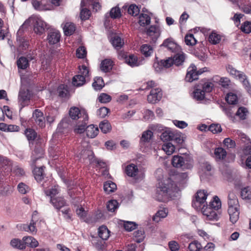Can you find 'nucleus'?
<instances>
[{
	"label": "nucleus",
	"mask_w": 251,
	"mask_h": 251,
	"mask_svg": "<svg viewBox=\"0 0 251 251\" xmlns=\"http://www.w3.org/2000/svg\"><path fill=\"white\" fill-rule=\"evenodd\" d=\"M57 92L59 96L62 98L66 97L68 93V91L64 85H60L58 88Z\"/></svg>",
	"instance_id": "nucleus-62"
},
{
	"label": "nucleus",
	"mask_w": 251,
	"mask_h": 251,
	"mask_svg": "<svg viewBox=\"0 0 251 251\" xmlns=\"http://www.w3.org/2000/svg\"><path fill=\"white\" fill-rule=\"evenodd\" d=\"M205 207V205H204L201 208L203 214L206 216L209 220H217L219 218L217 210Z\"/></svg>",
	"instance_id": "nucleus-9"
},
{
	"label": "nucleus",
	"mask_w": 251,
	"mask_h": 251,
	"mask_svg": "<svg viewBox=\"0 0 251 251\" xmlns=\"http://www.w3.org/2000/svg\"><path fill=\"white\" fill-rule=\"evenodd\" d=\"M226 100L228 104L234 105L237 102V97L235 94L229 93L227 94Z\"/></svg>",
	"instance_id": "nucleus-52"
},
{
	"label": "nucleus",
	"mask_w": 251,
	"mask_h": 251,
	"mask_svg": "<svg viewBox=\"0 0 251 251\" xmlns=\"http://www.w3.org/2000/svg\"><path fill=\"white\" fill-rule=\"evenodd\" d=\"M81 6V9L80 13V17L82 20H86L89 19L91 13L89 9L86 8H83Z\"/></svg>",
	"instance_id": "nucleus-56"
},
{
	"label": "nucleus",
	"mask_w": 251,
	"mask_h": 251,
	"mask_svg": "<svg viewBox=\"0 0 251 251\" xmlns=\"http://www.w3.org/2000/svg\"><path fill=\"white\" fill-rule=\"evenodd\" d=\"M174 132L170 130H165L160 135L161 140L163 142L172 141Z\"/></svg>",
	"instance_id": "nucleus-36"
},
{
	"label": "nucleus",
	"mask_w": 251,
	"mask_h": 251,
	"mask_svg": "<svg viewBox=\"0 0 251 251\" xmlns=\"http://www.w3.org/2000/svg\"><path fill=\"white\" fill-rule=\"evenodd\" d=\"M205 93L203 89L197 88L194 92V97L198 100H202L205 97Z\"/></svg>",
	"instance_id": "nucleus-53"
},
{
	"label": "nucleus",
	"mask_w": 251,
	"mask_h": 251,
	"mask_svg": "<svg viewBox=\"0 0 251 251\" xmlns=\"http://www.w3.org/2000/svg\"><path fill=\"white\" fill-rule=\"evenodd\" d=\"M126 62L132 67L139 65L137 58L132 54L130 55L128 57L126 58Z\"/></svg>",
	"instance_id": "nucleus-42"
},
{
	"label": "nucleus",
	"mask_w": 251,
	"mask_h": 251,
	"mask_svg": "<svg viewBox=\"0 0 251 251\" xmlns=\"http://www.w3.org/2000/svg\"><path fill=\"white\" fill-rule=\"evenodd\" d=\"M240 196L243 200H251V187L247 186L241 189Z\"/></svg>",
	"instance_id": "nucleus-22"
},
{
	"label": "nucleus",
	"mask_w": 251,
	"mask_h": 251,
	"mask_svg": "<svg viewBox=\"0 0 251 251\" xmlns=\"http://www.w3.org/2000/svg\"><path fill=\"white\" fill-rule=\"evenodd\" d=\"M152 136L153 132L151 131L150 130L145 131L142 133L140 141L142 142H149Z\"/></svg>",
	"instance_id": "nucleus-46"
},
{
	"label": "nucleus",
	"mask_w": 251,
	"mask_h": 251,
	"mask_svg": "<svg viewBox=\"0 0 251 251\" xmlns=\"http://www.w3.org/2000/svg\"><path fill=\"white\" fill-rule=\"evenodd\" d=\"M241 30L245 33L251 32V22L249 21L245 22L241 26Z\"/></svg>",
	"instance_id": "nucleus-58"
},
{
	"label": "nucleus",
	"mask_w": 251,
	"mask_h": 251,
	"mask_svg": "<svg viewBox=\"0 0 251 251\" xmlns=\"http://www.w3.org/2000/svg\"><path fill=\"white\" fill-rule=\"evenodd\" d=\"M139 24L141 26H145L151 23L150 17L146 14H141L139 17Z\"/></svg>",
	"instance_id": "nucleus-34"
},
{
	"label": "nucleus",
	"mask_w": 251,
	"mask_h": 251,
	"mask_svg": "<svg viewBox=\"0 0 251 251\" xmlns=\"http://www.w3.org/2000/svg\"><path fill=\"white\" fill-rule=\"evenodd\" d=\"M226 70L231 75L238 79L243 78L242 77L245 76V74L243 72L237 70L230 65L226 66Z\"/></svg>",
	"instance_id": "nucleus-16"
},
{
	"label": "nucleus",
	"mask_w": 251,
	"mask_h": 251,
	"mask_svg": "<svg viewBox=\"0 0 251 251\" xmlns=\"http://www.w3.org/2000/svg\"><path fill=\"white\" fill-rule=\"evenodd\" d=\"M205 207H209L215 210H218L221 207V202L219 198L215 196L213 198V201L209 202V204L205 205Z\"/></svg>",
	"instance_id": "nucleus-31"
},
{
	"label": "nucleus",
	"mask_w": 251,
	"mask_h": 251,
	"mask_svg": "<svg viewBox=\"0 0 251 251\" xmlns=\"http://www.w3.org/2000/svg\"><path fill=\"white\" fill-rule=\"evenodd\" d=\"M248 113V111L246 108L244 107H240L236 112V115L238 116L240 119L245 120L246 119Z\"/></svg>",
	"instance_id": "nucleus-47"
},
{
	"label": "nucleus",
	"mask_w": 251,
	"mask_h": 251,
	"mask_svg": "<svg viewBox=\"0 0 251 251\" xmlns=\"http://www.w3.org/2000/svg\"><path fill=\"white\" fill-rule=\"evenodd\" d=\"M221 39V36L214 32H212L209 36V42L214 45L219 43Z\"/></svg>",
	"instance_id": "nucleus-48"
},
{
	"label": "nucleus",
	"mask_w": 251,
	"mask_h": 251,
	"mask_svg": "<svg viewBox=\"0 0 251 251\" xmlns=\"http://www.w3.org/2000/svg\"><path fill=\"white\" fill-rule=\"evenodd\" d=\"M10 245L14 248L23 250L25 249V246L24 245L22 240L17 238H14L10 241Z\"/></svg>",
	"instance_id": "nucleus-33"
},
{
	"label": "nucleus",
	"mask_w": 251,
	"mask_h": 251,
	"mask_svg": "<svg viewBox=\"0 0 251 251\" xmlns=\"http://www.w3.org/2000/svg\"><path fill=\"white\" fill-rule=\"evenodd\" d=\"M185 42L187 45L193 46L196 44L197 40L193 34H190L185 36Z\"/></svg>",
	"instance_id": "nucleus-51"
},
{
	"label": "nucleus",
	"mask_w": 251,
	"mask_h": 251,
	"mask_svg": "<svg viewBox=\"0 0 251 251\" xmlns=\"http://www.w3.org/2000/svg\"><path fill=\"white\" fill-rule=\"evenodd\" d=\"M109 230L106 226H102L99 228V236L103 240H106L109 237Z\"/></svg>",
	"instance_id": "nucleus-25"
},
{
	"label": "nucleus",
	"mask_w": 251,
	"mask_h": 251,
	"mask_svg": "<svg viewBox=\"0 0 251 251\" xmlns=\"http://www.w3.org/2000/svg\"><path fill=\"white\" fill-rule=\"evenodd\" d=\"M161 46L166 48L168 50L175 53L172 57L174 64L177 66L182 65L185 59V54L181 50L180 47L170 39H167L163 42Z\"/></svg>",
	"instance_id": "nucleus-1"
},
{
	"label": "nucleus",
	"mask_w": 251,
	"mask_h": 251,
	"mask_svg": "<svg viewBox=\"0 0 251 251\" xmlns=\"http://www.w3.org/2000/svg\"><path fill=\"white\" fill-rule=\"evenodd\" d=\"M70 121L69 118L63 119L58 125L57 129L59 132H63V128H68L69 122Z\"/></svg>",
	"instance_id": "nucleus-59"
},
{
	"label": "nucleus",
	"mask_w": 251,
	"mask_h": 251,
	"mask_svg": "<svg viewBox=\"0 0 251 251\" xmlns=\"http://www.w3.org/2000/svg\"><path fill=\"white\" fill-rule=\"evenodd\" d=\"M69 116L73 120L85 119L88 120V115L86 111L84 109H79L77 107H72L69 110Z\"/></svg>",
	"instance_id": "nucleus-5"
},
{
	"label": "nucleus",
	"mask_w": 251,
	"mask_h": 251,
	"mask_svg": "<svg viewBox=\"0 0 251 251\" xmlns=\"http://www.w3.org/2000/svg\"><path fill=\"white\" fill-rule=\"evenodd\" d=\"M99 129L97 126L91 125L86 127V135L91 138H95L99 133Z\"/></svg>",
	"instance_id": "nucleus-20"
},
{
	"label": "nucleus",
	"mask_w": 251,
	"mask_h": 251,
	"mask_svg": "<svg viewBox=\"0 0 251 251\" xmlns=\"http://www.w3.org/2000/svg\"><path fill=\"white\" fill-rule=\"evenodd\" d=\"M110 16L113 19H116L121 16V10L116 6L112 8L110 11Z\"/></svg>",
	"instance_id": "nucleus-54"
},
{
	"label": "nucleus",
	"mask_w": 251,
	"mask_h": 251,
	"mask_svg": "<svg viewBox=\"0 0 251 251\" xmlns=\"http://www.w3.org/2000/svg\"><path fill=\"white\" fill-rule=\"evenodd\" d=\"M43 151L41 148L36 147L34 150V153H33V156L35 155L36 157H32L33 164L35 163V161L39 158L42 157L43 155Z\"/></svg>",
	"instance_id": "nucleus-57"
},
{
	"label": "nucleus",
	"mask_w": 251,
	"mask_h": 251,
	"mask_svg": "<svg viewBox=\"0 0 251 251\" xmlns=\"http://www.w3.org/2000/svg\"><path fill=\"white\" fill-rule=\"evenodd\" d=\"M45 168V167L43 166L41 167H35L34 169L33 173L34 177L37 181H40L43 179L44 176V169Z\"/></svg>",
	"instance_id": "nucleus-23"
},
{
	"label": "nucleus",
	"mask_w": 251,
	"mask_h": 251,
	"mask_svg": "<svg viewBox=\"0 0 251 251\" xmlns=\"http://www.w3.org/2000/svg\"><path fill=\"white\" fill-rule=\"evenodd\" d=\"M99 127L104 133L109 132L111 129L110 124L107 121L101 122L99 125Z\"/></svg>",
	"instance_id": "nucleus-40"
},
{
	"label": "nucleus",
	"mask_w": 251,
	"mask_h": 251,
	"mask_svg": "<svg viewBox=\"0 0 251 251\" xmlns=\"http://www.w3.org/2000/svg\"><path fill=\"white\" fill-rule=\"evenodd\" d=\"M172 141H174L180 148L182 146L184 139L183 135L181 133L174 132Z\"/></svg>",
	"instance_id": "nucleus-29"
},
{
	"label": "nucleus",
	"mask_w": 251,
	"mask_h": 251,
	"mask_svg": "<svg viewBox=\"0 0 251 251\" xmlns=\"http://www.w3.org/2000/svg\"><path fill=\"white\" fill-rule=\"evenodd\" d=\"M33 24V30L37 34L42 35L46 29H48L47 24L40 17H35L32 19Z\"/></svg>",
	"instance_id": "nucleus-6"
},
{
	"label": "nucleus",
	"mask_w": 251,
	"mask_h": 251,
	"mask_svg": "<svg viewBox=\"0 0 251 251\" xmlns=\"http://www.w3.org/2000/svg\"><path fill=\"white\" fill-rule=\"evenodd\" d=\"M60 32L58 30L52 29L49 32L47 40L50 45H54L60 41Z\"/></svg>",
	"instance_id": "nucleus-12"
},
{
	"label": "nucleus",
	"mask_w": 251,
	"mask_h": 251,
	"mask_svg": "<svg viewBox=\"0 0 251 251\" xmlns=\"http://www.w3.org/2000/svg\"><path fill=\"white\" fill-rule=\"evenodd\" d=\"M0 166L1 167L5 168L4 170L6 172H10L12 170V163L11 161L6 157H0Z\"/></svg>",
	"instance_id": "nucleus-26"
},
{
	"label": "nucleus",
	"mask_w": 251,
	"mask_h": 251,
	"mask_svg": "<svg viewBox=\"0 0 251 251\" xmlns=\"http://www.w3.org/2000/svg\"><path fill=\"white\" fill-rule=\"evenodd\" d=\"M92 86L95 90H100L104 86L103 80L101 77H96L94 79V82Z\"/></svg>",
	"instance_id": "nucleus-35"
},
{
	"label": "nucleus",
	"mask_w": 251,
	"mask_h": 251,
	"mask_svg": "<svg viewBox=\"0 0 251 251\" xmlns=\"http://www.w3.org/2000/svg\"><path fill=\"white\" fill-rule=\"evenodd\" d=\"M85 119L79 120L74 128V132L76 133H82L85 130H86V126L87 121Z\"/></svg>",
	"instance_id": "nucleus-17"
},
{
	"label": "nucleus",
	"mask_w": 251,
	"mask_h": 251,
	"mask_svg": "<svg viewBox=\"0 0 251 251\" xmlns=\"http://www.w3.org/2000/svg\"><path fill=\"white\" fill-rule=\"evenodd\" d=\"M19 69L25 70L29 66V60L25 57H20L17 61Z\"/></svg>",
	"instance_id": "nucleus-27"
},
{
	"label": "nucleus",
	"mask_w": 251,
	"mask_h": 251,
	"mask_svg": "<svg viewBox=\"0 0 251 251\" xmlns=\"http://www.w3.org/2000/svg\"><path fill=\"white\" fill-rule=\"evenodd\" d=\"M98 99L101 103H107L111 100V96L106 93H101Z\"/></svg>",
	"instance_id": "nucleus-64"
},
{
	"label": "nucleus",
	"mask_w": 251,
	"mask_h": 251,
	"mask_svg": "<svg viewBox=\"0 0 251 251\" xmlns=\"http://www.w3.org/2000/svg\"><path fill=\"white\" fill-rule=\"evenodd\" d=\"M32 4L34 9L37 10L43 11L48 9L46 5L43 4L41 1L37 0H32Z\"/></svg>",
	"instance_id": "nucleus-41"
},
{
	"label": "nucleus",
	"mask_w": 251,
	"mask_h": 251,
	"mask_svg": "<svg viewBox=\"0 0 251 251\" xmlns=\"http://www.w3.org/2000/svg\"><path fill=\"white\" fill-rule=\"evenodd\" d=\"M167 213L165 210H159L155 215L152 217V220L158 223L161 218H164L167 216Z\"/></svg>",
	"instance_id": "nucleus-45"
},
{
	"label": "nucleus",
	"mask_w": 251,
	"mask_h": 251,
	"mask_svg": "<svg viewBox=\"0 0 251 251\" xmlns=\"http://www.w3.org/2000/svg\"><path fill=\"white\" fill-rule=\"evenodd\" d=\"M50 202L55 208L60 210L66 205V201L63 197H51Z\"/></svg>",
	"instance_id": "nucleus-15"
},
{
	"label": "nucleus",
	"mask_w": 251,
	"mask_h": 251,
	"mask_svg": "<svg viewBox=\"0 0 251 251\" xmlns=\"http://www.w3.org/2000/svg\"><path fill=\"white\" fill-rule=\"evenodd\" d=\"M205 68L197 71V67L194 64H191L188 69L187 73L185 76V80L187 82H191L198 79V76L205 71Z\"/></svg>",
	"instance_id": "nucleus-4"
},
{
	"label": "nucleus",
	"mask_w": 251,
	"mask_h": 251,
	"mask_svg": "<svg viewBox=\"0 0 251 251\" xmlns=\"http://www.w3.org/2000/svg\"><path fill=\"white\" fill-rule=\"evenodd\" d=\"M208 129L214 134L221 132L222 130L221 125L218 124H211L209 126Z\"/></svg>",
	"instance_id": "nucleus-61"
},
{
	"label": "nucleus",
	"mask_w": 251,
	"mask_h": 251,
	"mask_svg": "<svg viewBox=\"0 0 251 251\" xmlns=\"http://www.w3.org/2000/svg\"><path fill=\"white\" fill-rule=\"evenodd\" d=\"M30 93L27 89H21L19 93V101L24 107L30 100Z\"/></svg>",
	"instance_id": "nucleus-10"
},
{
	"label": "nucleus",
	"mask_w": 251,
	"mask_h": 251,
	"mask_svg": "<svg viewBox=\"0 0 251 251\" xmlns=\"http://www.w3.org/2000/svg\"><path fill=\"white\" fill-rule=\"evenodd\" d=\"M215 156L216 158L223 159L226 155V151L222 148H218L215 150Z\"/></svg>",
	"instance_id": "nucleus-44"
},
{
	"label": "nucleus",
	"mask_w": 251,
	"mask_h": 251,
	"mask_svg": "<svg viewBox=\"0 0 251 251\" xmlns=\"http://www.w3.org/2000/svg\"><path fill=\"white\" fill-rule=\"evenodd\" d=\"M137 226L135 223L128 221L125 222L124 224L125 229L128 231H130L135 229Z\"/></svg>",
	"instance_id": "nucleus-63"
},
{
	"label": "nucleus",
	"mask_w": 251,
	"mask_h": 251,
	"mask_svg": "<svg viewBox=\"0 0 251 251\" xmlns=\"http://www.w3.org/2000/svg\"><path fill=\"white\" fill-rule=\"evenodd\" d=\"M86 82V79L82 75H76L73 78L72 83L74 86L79 87L83 85Z\"/></svg>",
	"instance_id": "nucleus-32"
},
{
	"label": "nucleus",
	"mask_w": 251,
	"mask_h": 251,
	"mask_svg": "<svg viewBox=\"0 0 251 251\" xmlns=\"http://www.w3.org/2000/svg\"><path fill=\"white\" fill-rule=\"evenodd\" d=\"M127 12L130 15H131L133 16H136L139 14L140 10L138 7L136 5L131 4L128 7L127 9Z\"/></svg>",
	"instance_id": "nucleus-55"
},
{
	"label": "nucleus",
	"mask_w": 251,
	"mask_h": 251,
	"mask_svg": "<svg viewBox=\"0 0 251 251\" xmlns=\"http://www.w3.org/2000/svg\"><path fill=\"white\" fill-rule=\"evenodd\" d=\"M111 44L115 49L119 50L123 46L124 43L120 37L114 36L111 39Z\"/></svg>",
	"instance_id": "nucleus-39"
},
{
	"label": "nucleus",
	"mask_w": 251,
	"mask_h": 251,
	"mask_svg": "<svg viewBox=\"0 0 251 251\" xmlns=\"http://www.w3.org/2000/svg\"><path fill=\"white\" fill-rule=\"evenodd\" d=\"M228 213L229 216V220L234 224L237 222L239 217V212L238 207H234L228 208Z\"/></svg>",
	"instance_id": "nucleus-14"
},
{
	"label": "nucleus",
	"mask_w": 251,
	"mask_h": 251,
	"mask_svg": "<svg viewBox=\"0 0 251 251\" xmlns=\"http://www.w3.org/2000/svg\"><path fill=\"white\" fill-rule=\"evenodd\" d=\"M116 189V184L111 181H107L104 183L103 189L107 194L113 192Z\"/></svg>",
	"instance_id": "nucleus-30"
},
{
	"label": "nucleus",
	"mask_w": 251,
	"mask_h": 251,
	"mask_svg": "<svg viewBox=\"0 0 251 251\" xmlns=\"http://www.w3.org/2000/svg\"><path fill=\"white\" fill-rule=\"evenodd\" d=\"M32 117L35 123L38 124L41 127H45V118L44 117L43 112H42L40 110L35 109L33 113Z\"/></svg>",
	"instance_id": "nucleus-11"
},
{
	"label": "nucleus",
	"mask_w": 251,
	"mask_h": 251,
	"mask_svg": "<svg viewBox=\"0 0 251 251\" xmlns=\"http://www.w3.org/2000/svg\"><path fill=\"white\" fill-rule=\"evenodd\" d=\"M86 50L84 47H79L76 51V56L79 58H84L86 56Z\"/></svg>",
	"instance_id": "nucleus-60"
},
{
	"label": "nucleus",
	"mask_w": 251,
	"mask_h": 251,
	"mask_svg": "<svg viewBox=\"0 0 251 251\" xmlns=\"http://www.w3.org/2000/svg\"><path fill=\"white\" fill-rule=\"evenodd\" d=\"M113 61L109 59H105L101 61L100 69L103 72H108L112 70Z\"/></svg>",
	"instance_id": "nucleus-21"
},
{
	"label": "nucleus",
	"mask_w": 251,
	"mask_h": 251,
	"mask_svg": "<svg viewBox=\"0 0 251 251\" xmlns=\"http://www.w3.org/2000/svg\"><path fill=\"white\" fill-rule=\"evenodd\" d=\"M29 24L28 21H26L20 27L17 33V41L19 42V46L22 47L23 49H26L28 46V42L23 36L24 28L26 27Z\"/></svg>",
	"instance_id": "nucleus-7"
},
{
	"label": "nucleus",
	"mask_w": 251,
	"mask_h": 251,
	"mask_svg": "<svg viewBox=\"0 0 251 251\" xmlns=\"http://www.w3.org/2000/svg\"><path fill=\"white\" fill-rule=\"evenodd\" d=\"M191 160V158L189 156L175 155L172 158V164L176 168L190 169L192 167Z\"/></svg>",
	"instance_id": "nucleus-2"
},
{
	"label": "nucleus",
	"mask_w": 251,
	"mask_h": 251,
	"mask_svg": "<svg viewBox=\"0 0 251 251\" xmlns=\"http://www.w3.org/2000/svg\"><path fill=\"white\" fill-rule=\"evenodd\" d=\"M25 135L28 141H33L36 137L37 134L33 129L28 128L25 130Z\"/></svg>",
	"instance_id": "nucleus-49"
},
{
	"label": "nucleus",
	"mask_w": 251,
	"mask_h": 251,
	"mask_svg": "<svg viewBox=\"0 0 251 251\" xmlns=\"http://www.w3.org/2000/svg\"><path fill=\"white\" fill-rule=\"evenodd\" d=\"M118 203L116 200L109 201L106 205L107 210L110 212H114L115 210L118 208Z\"/></svg>",
	"instance_id": "nucleus-50"
},
{
	"label": "nucleus",
	"mask_w": 251,
	"mask_h": 251,
	"mask_svg": "<svg viewBox=\"0 0 251 251\" xmlns=\"http://www.w3.org/2000/svg\"><path fill=\"white\" fill-rule=\"evenodd\" d=\"M99 0H81L80 6L83 7L86 6L87 3L91 4L93 5V9L97 11L100 8V4L99 2Z\"/></svg>",
	"instance_id": "nucleus-24"
},
{
	"label": "nucleus",
	"mask_w": 251,
	"mask_h": 251,
	"mask_svg": "<svg viewBox=\"0 0 251 251\" xmlns=\"http://www.w3.org/2000/svg\"><path fill=\"white\" fill-rule=\"evenodd\" d=\"M141 51L146 57H148L153 52V49L151 46L144 44L141 47Z\"/></svg>",
	"instance_id": "nucleus-38"
},
{
	"label": "nucleus",
	"mask_w": 251,
	"mask_h": 251,
	"mask_svg": "<svg viewBox=\"0 0 251 251\" xmlns=\"http://www.w3.org/2000/svg\"><path fill=\"white\" fill-rule=\"evenodd\" d=\"M162 96L161 90L159 88L152 89L148 96V100L150 103H155L159 101Z\"/></svg>",
	"instance_id": "nucleus-8"
},
{
	"label": "nucleus",
	"mask_w": 251,
	"mask_h": 251,
	"mask_svg": "<svg viewBox=\"0 0 251 251\" xmlns=\"http://www.w3.org/2000/svg\"><path fill=\"white\" fill-rule=\"evenodd\" d=\"M38 220V212L34 211L32 214V219L29 225H25L24 229L26 231H30L31 232H36V228L35 226L36 221Z\"/></svg>",
	"instance_id": "nucleus-13"
},
{
	"label": "nucleus",
	"mask_w": 251,
	"mask_h": 251,
	"mask_svg": "<svg viewBox=\"0 0 251 251\" xmlns=\"http://www.w3.org/2000/svg\"><path fill=\"white\" fill-rule=\"evenodd\" d=\"M188 249L190 251H199L202 249V246L198 241L195 240L189 244Z\"/></svg>",
	"instance_id": "nucleus-43"
},
{
	"label": "nucleus",
	"mask_w": 251,
	"mask_h": 251,
	"mask_svg": "<svg viewBox=\"0 0 251 251\" xmlns=\"http://www.w3.org/2000/svg\"><path fill=\"white\" fill-rule=\"evenodd\" d=\"M125 172L128 176L133 177L137 175L138 168L136 165L130 164L126 167Z\"/></svg>",
	"instance_id": "nucleus-18"
},
{
	"label": "nucleus",
	"mask_w": 251,
	"mask_h": 251,
	"mask_svg": "<svg viewBox=\"0 0 251 251\" xmlns=\"http://www.w3.org/2000/svg\"><path fill=\"white\" fill-rule=\"evenodd\" d=\"M162 149L167 154L171 155L175 151V147L172 143L168 142L162 145Z\"/></svg>",
	"instance_id": "nucleus-37"
},
{
	"label": "nucleus",
	"mask_w": 251,
	"mask_h": 251,
	"mask_svg": "<svg viewBox=\"0 0 251 251\" xmlns=\"http://www.w3.org/2000/svg\"><path fill=\"white\" fill-rule=\"evenodd\" d=\"M207 196L206 192L204 190L198 191L196 195L195 200L192 201V206L196 209H201L204 205H205Z\"/></svg>",
	"instance_id": "nucleus-3"
},
{
	"label": "nucleus",
	"mask_w": 251,
	"mask_h": 251,
	"mask_svg": "<svg viewBox=\"0 0 251 251\" xmlns=\"http://www.w3.org/2000/svg\"><path fill=\"white\" fill-rule=\"evenodd\" d=\"M228 208L239 206L238 199L235 194L232 192H230L228 195Z\"/></svg>",
	"instance_id": "nucleus-19"
},
{
	"label": "nucleus",
	"mask_w": 251,
	"mask_h": 251,
	"mask_svg": "<svg viewBox=\"0 0 251 251\" xmlns=\"http://www.w3.org/2000/svg\"><path fill=\"white\" fill-rule=\"evenodd\" d=\"M63 29L65 35L70 36L75 31V26L73 23H66L64 26Z\"/></svg>",
	"instance_id": "nucleus-28"
}]
</instances>
